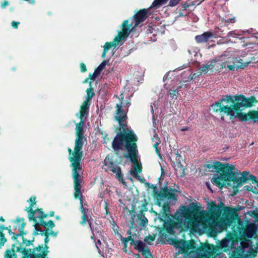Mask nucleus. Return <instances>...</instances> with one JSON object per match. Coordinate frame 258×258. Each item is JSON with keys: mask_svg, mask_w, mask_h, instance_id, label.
Here are the masks:
<instances>
[{"mask_svg": "<svg viewBox=\"0 0 258 258\" xmlns=\"http://www.w3.org/2000/svg\"><path fill=\"white\" fill-rule=\"evenodd\" d=\"M155 237L149 235L145 238V242L148 244H151L152 242L154 240Z\"/></svg>", "mask_w": 258, "mask_h": 258, "instance_id": "nucleus-34", "label": "nucleus"}, {"mask_svg": "<svg viewBox=\"0 0 258 258\" xmlns=\"http://www.w3.org/2000/svg\"><path fill=\"white\" fill-rule=\"evenodd\" d=\"M43 224H40V226H43L45 228H52L54 226V224L52 221H49L48 222H45L44 220L43 221Z\"/></svg>", "mask_w": 258, "mask_h": 258, "instance_id": "nucleus-30", "label": "nucleus"}, {"mask_svg": "<svg viewBox=\"0 0 258 258\" xmlns=\"http://www.w3.org/2000/svg\"><path fill=\"white\" fill-rule=\"evenodd\" d=\"M151 108L152 111V113H153V106L152 105H151Z\"/></svg>", "mask_w": 258, "mask_h": 258, "instance_id": "nucleus-56", "label": "nucleus"}, {"mask_svg": "<svg viewBox=\"0 0 258 258\" xmlns=\"http://www.w3.org/2000/svg\"><path fill=\"white\" fill-rule=\"evenodd\" d=\"M250 216L255 219V221H258V211L253 210L251 212Z\"/></svg>", "mask_w": 258, "mask_h": 258, "instance_id": "nucleus-40", "label": "nucleus"}, {"mask_svg": "<svg viewBox=\"0 0 258 258\" xmlns=\"http://www.w3.org/2000/svg\"><path fill=\"white\" fill-rule=\"evenodd\" d=\"M173 73H174V72H168L167 74H166L164 76V78H163V80H165V79H167V78H168L169 76H172V75H173Z\"/></svg>", "mask_w": 258, "mask_h": 258, "instance_id": "nucleus-45", "label": "nucleus"}, {"mask_svg": "<svg viewBox=\"0 0 258 258\" xmlns=\"http://www.w3.org/2000/svg\"><path fill=\"white\" fill-rule=\"evenodd\" d=\"M108 62V60L103 61L101 64L95 69L94 73L91 76V79L92 80L94 81L95 78L100 74L101 71L104 69Z\"/></svg>", "mask_w": 258, "mask_h": 258, "instance_id": "nucleus-24", "label": "nucleus"}, {"mask_svg": "<svg viewBox=\"0 0 258 258\" xmlns=\"http://www.w3.org/2000/svg\"><path fill=\"white\" fill-rule=\"evenodd\" d=\"M136 248L138 250L142 252L146 258H150L152 257L151 253L149 250L148 246L146 244L141 241H136L135 243Z\"/></svg>", "mask_w": 258, "mask_h": 258, "instance_id": "nucleus-21", "label": "nucleus"}, {"mask_svg": "<svg viewBox=\"0 0 258 258\" xmlns=\"http://www.w3.org/2000/svg\"><path fill=\"white\" fill-rule=\"evenodd\" d=\"M85 82H86V83L88 82V79L86 80Z\"/></svg>", "mask_w": 258, "mask_h": 258, "instance_id": "nucleus-60", "label": "nucleus"}, {"mask_svg": "<svg viewBox=\"0 0 258 258\" xmlns=\"http://www.w3.org/2000/svg\"><path fill=\"white\" fill-rule=\"evenodd\" d=\"M126 212L128 216L125 217L126 224L130 228H133L135 227V224L134 222V218L135 217V215L129 210H127Z\"/></svg>", "mask_w": 258, "mask_h": 258, "instance_id": "nucleus-25", "label": "nucleus"}, {"mask_svg": "<svg viewBox=\"0 0 258 258\" xmlns=\"http://www.w3.org/2000/svg\"><path fill=\"white\" fill-rule=\"evenodd\" d=\"M235 101H237V107L238 111L241 112L246 107H250L253 106L254 103L257 102L254 96H251L246 98L243 95L234 96Z\"/></svg>", "mask_w": 258, "mask_h": 258, "instance_id": "nucleus-16", "label": "nucleus"}, {"mask_svg": "<svg viewBox=\"0 0 258 258\" xmlns=\"http://www.w3.org/2000/svg\"><path fill=\"white\" fill-rule=\"evenodd\" d=\"M227 68H229L230 70H233L234 69V67L232 65H229L227 66Z\"/></svg>", "mask_w": 258, "mask_h": 258, "instance_id": "nucleus-53", "label": "nucleus"}, {"mask_svg": "<svg viewBox=\"0 0 258 258\" xmlns=\"http://www.w3.org/2000/svg\"><path fill=\"white\" fill-rule=\"evenodd\" d=\"M235 234L233 233L229 232L227 235V238L226 239L227 240H229V242H232L235 239Z\"/></svg>", "mask_w": 258, "mask_h": 258, "instance_id": "nucleus-31", "label": "nucleus"}, {"mask_svg": "<svg viewBox=\"0 0 258 258\" xmlns=\"http://www.w3.org/2000/svg\"><path fill=\"white\" fill-rule=\"evenodd\" d=\"M9 2L7 1H4L1 5V7L3 9L5 8L6 7H7L9 5Z\"/></svg>", "mask_w": 258, "mask_h": 258, "instance_id": "nucleus-44", "label": "nucleus"}, {"mask_svg": "<svg viewBox=\"0 0 258 258\" xmlns=\"http://www.w3.org/2000/svg\"><path fill=\"white\" fill-rule=\"evenodd\" d=\"M104 169L106 171H110L115 173L118 180L123 184L126 185L120 168L111 161L109 156H106L104 161Z\"/></svg>", "mask_w": 258, "mask_h": 258, "instance_id": "nucleus-15", "label": "nucleus"}, {"mask_svg": "<svg viewBox=\"0 0 258 258\" xmlns=\"http://www.w3.org/2000/svg\"><path fill=\"white\" fill-rule=\"evenodd\" d=\"M242 176L239 177L238 173L237 171L232 170L229 179V183L230 182H233L234 188L237 189L238 186L242 185L249 180H251L252 183L257 182L256 177L252 174H249L248 172L243 171L242 173Z\"/></svg>", "mask_w": 258, "mask_h": 258, "instance_id": "nucleus-12", "label": "nucleus"}, {"mask_svg": "<svg viewBox=\"0 0 258 258\" xmlns=\"http://www.w3.org/2000/svg\"><path fill=\"white\" fill-rule=\"evenodd\" d=\"M237 222H238L237 228L239 235L242 237H250L252 232L251 226L246 225L244 221H241L239 218Z\"/></svg>", "mask_w": 258, "mask_h": 258, "instance_id": "nucleus-18", "label": "nucleus"}, {"mask_svg": "<svg viewBox=\"0 0 258 258\" xmlns=\"http://www.w3.org/2000/svg\"><path fill=\"white\" fill-rule=\"evenodd\" d=\"M255 183H256V186L258 187V181H257V182H256Z\"/></svg>", "mask_w": 258, "mask_h": 258, "instance_id": "nucleus-58", "label": "nucleus"}, {"mask_svg": "<svg viewBox=\"0 0 258 258\" xmlns=\"http://www.w3.org/2000/svg\"><path fill=\"white\" fill-rule=\"evenodd\" d=\"M232 243L227 240L226 239L222 240L219 245V248L222 249L223 251L226 252L229 250L232 246Z\"/></svg>", "mask_w": 258, "mask_h": 258, "instance_id": "nucleus-27", "label": "nucleus"}, {"mask_svg": "<svg viewBox=\"0 0 258 258\" xmlns=\"http://www.w3.org/2000/svg\"><path fill=\"white\" fill-rule=\"evenodd\" d=\"M213 37L217 38V36H214V34L212 32L207 31L201 35L196 36L195 38L198 43H204L207 42L210 38Z\"/></svg>", "mask_w": 258, "mask_h": 258, "instance_id": "nucleus-23", "label": "nucleus"}, {"mask_svg": "<svg viewBox=\"0 0 258 258\" xmlns=\"http://www.w3.org/2000/svg\"><path fill=\"white\" fill-rule=\"evenodd\" d=\"M1 220L4 222V220L3 218H1Z\"/></svg>", "mask_w": 258, "mask_h": 258, "instance_id": "nucleus-61", "label": "nucleus"}, {"mask_svg": "<svg viewBox=\"0 0 258 258\" xmlns=\"http://www.w3.org/2000/svg\"><path fill=\"white\" fill-rule=\"evenodd\" d=\"M224 208V204L220 202L217 206L214 202L209 203V213H206L204 216V221L201 225L204 232L209 236L214 237L219 232L217 229V221L221 219L222 212Z\"/></svg>", "mask_w": 258, "mask_h": 258, "instance_id": "nucleus-5", "label": "nucleus"}, {"mask_svg": "<svg viewBox=\"0 0 258 258\" xmlns=\"http://www.w3.org/2000/svg\"><path fill=\"white\" fill-rule=\"evenodd\" d=\"M110 191V190L109 189H108V187H107L106 190L104 191L103 194H100V197L101 198H103V197H105V198L107 197L108 196H109L110 195V194H109Z\"/></svg>", "mask_w": 258, "mask_h": 258, "instance_id": "nucleus-38", "label": "nucleus"}, {"mask_svg": "<svg viewBox=\"0 0 258 258\" xmlns=\"http://www.w3.org/2000/svg\"><path fill=\"white\" fill-rule=\"evenodd\" d=\"M36 197L35 196H32L29 200L28 201V202L30 203V206L31 205H33V210L34 208V205L36 204Z\"/></svg>", "mask_w": 258, "mask_h": 258, "instance_id": "nucleus-37", "label": "nucleus"}, {"mask_svg": "<svg viewBox=\"0 0 258 258\" xmlns=\"http://www.w3.org/2000/svg\"><path fill=\"white\" fill-rule=\"evenodd\" d=\"M136 248L138 250L142 252L146 258H150L152 257L151 253L149 250L148 246L146 244L141 241H136L135 243Z\"/></svg>", "mask_w": 258, "mask_h": 258, "instance_id": "nucleus-22", "label": "nucleus"}, {"mask_svg": "<svg viewBox=\"0 0 258 258\" xmlns=\"http://www.w3.org/2000/svg\"><path fill=\"white\" fill-rule=\"evenodd\" d=\"M213 68V66L212 64H210V65L206 64V65H205V66H203L201 68V71L202 72H206L209 70L212 69Z\"/></svg>", "mask_w": 258, "mask_h": 258, "instance_id": "nucleus-36", "label": "nucleus"}, {"mask_svg": "<svg viewBox=\"0 0 258 258\" xmlns=\"http://www.w3.org/2000/svg\"><path fill=\"white\" fill-rule=\"evenodd\" d=\"M20 24L19 22L13 21L12 23V26L13 28L16 29L18 28V25Z\"/></svg>", "mask_w": 258, "mask_h": 258, "instance_id": "nucleus-46", "label": "nucleus"}, {"mask_svg": "<svg viewBox=\"0 0 258 258\" xmlns=\"http://www.w3.org/2000/svg\"><path fill=\"white\" fill-rule=\"evenodd\" d=\"M25 225L26 223L23 218H18L12 221L9 230L10 234H13L12 238L16 239V237L23 236L24 234H25L23 231Z\"/></svg>", "mask_w": 258, "mask_h": 258, "instance_id": "nucleus-14", "label": "nucleus"}, {"mask_svg": "<svg viewBox=\"0 0 258 258\" xmlns=\"http://www.w3.org/2000/svg\"><path fill=\"white\" fill-rule=\"evenodd\" d=\"M153 9H155L154 8H153ZM152 10V9L149 11V13L148 14L151 15L152 14V12H150V11ZM152 13H154V11H152Z\"/></svg>", "mask_w": 258, "mask_h": 258, "instance_id": "nucleus-57", "label": "nucleus"}, {"mask_svg": "<svg viewBox=\"0 0 258 258\" xmlns=\"http://www.w3.org/2000/svg\"><path fill=\"white\" fill-rule=\"evenodd\" d=\"M216 32L217 33L219 34V36H221L222 35H224L225 34V32L224 31V30H223L222 28H217L216 29Z\"/></svg>", "mask_w": 258, "mask_h": 258, "instance_id": "nucleus-42", "label": "nucleus"}, {"mask_svg": "<svg viewBox=\"0 0 258 258\" xmlns=\"http://www.w3.org/2000/svg\"><path fill=\"white\" fill-rule=\"evenodd\" d=\"M48 238L47 236H46L45 238V243H47L48 242Z\"/></svg>", "mask_w": 258, "mask_h": 258, "instance_id": "nucleus-55", "label": "nucleus"}, {"mask_svg": "<svg viewBox=\"0 0 258 258\" xmlns=\"http://www.w3.org/2000/svg\"><path fill=\"white\" fill-rule=\"evenodd\" d=\"M138 25L132 18L126 20L121 25V30L118 31L117 35L115 37L112 42H107L103 46V51L102 57H105L108 50L111 48H115L121 46L126 40L131 33L134 32Z\"/></svg>", "mask_w": 258, "mask_h": 258, "instance_id": "nucleus-6", "label": "nucleus"}, {"mask_svg": "<svg viewBox=\"0 0 258 258\" xmlns=\"http://www.w3.org/2000/svg\"><path fill=\"white\" fill-rule=\"evenodd\" d=\"M173 222L171 219L168 220L164 223V227L170 234L177 231L194 232V203L180 206L174 214Z\"/></svg>", "mask_w": 258, "mask_h": 258, "instance_id": "nucleus-3", "label": "nucleus"}, {"mask_svg": "<svg viewBox=\"0 0 258 258\" xmlns=\"http://www.w3.org/2000/svg\"><path fill=\"white\" fill-rule=\"evenodd\" d=\"M153 8L151 6L148 9L141 10L137 13L132 18L135 23L138 26L141 23L144 22L147 18L149 11Z\"/></svg>", "mask_w": 258, "mask_h": 258, "instance_id": "nucleus-19", "label": "nucleus"}, {"mask_svg": "<svg viewBox=\"0 0 258 258\" xmlns=\"http://www.w3.org/2000/svg\"><path fill=\"white\" fill-rule=\"evenodd\" d=\"M170 244L173 245L178 253H184L182 258H194V242L183 240L171 239Z\"/></svg>", "mask_w": 258, "mask_h": 258, "instance_id": "nucleus-10", "label": "nucleus"}, {"mask_svg": "<svg viewBox=\"0 0 258 258\" xmlns=\"http://www.w3.org/2000/svg\"><path fill=\"white\" fill-rule=\"evenodd\" d=\"M153 140L155 142V144L154 145V147L157 148V147L159 145L158 138L157 134H155L154 137L153 138Z\"/></svg>", "mask_w": 258, "mask_h": 258, "instance_id": "nucleus-41", "label": "nucleus"}, {"mask_svg": "<svg viewBox=\"0 0 258 258\" xmlns=\"http://www.w3.org/2000/svg\"><path fill=\"white\" fill-rule=\"evenodd\" d=\"M201 208L202 207L200 203L197 202H195V215L200 210Z\"/></svg>", "mask_w": 258, "mask_h": 258, "instance_id": "nucleus-39", "label": "nucleus"}, {"mask_svg": "<svg viewBox=\"0 0 258 258\" xmlns=\"http://www.w3.org/2000/svg\"><path fill=\"white\" fill-rule=\"evenodd\" d=\"M188 52L189 53V54H191V52L190 50H188Z\"/></svg>", "mask_w": 258, "mask_h": 258, "instance_id": "nucleus-59", "label": "nucleus"}, {"mask_svg": "<svg viewBox=\"0 0 258 258\" xmlns=\"http://www.w3.org/2000/svg\"><path fill=\"white\" fill-rule=\"evenodd\" d=\"M197 241L195 240V253L198 254V258H215L217 255V249L214 245L203 244L198 246Z\"/></svg>", "mask_w": 258, "mask_h": 258, "instance_id": "nucleus-11", "label": "nucleus"}, {"mask_svg": "<svg viewBox=\"0 0 258 258\" xmlns=\"http://www.w3.org/2000/svg\"><path fill=\"white\" fill-rule=\"evenodd\" d=\"M186 74H188V76L187 78H186L185 77H184L183 78V81H184V82L188 81L189 80H191L192 79V74L190 72V70H189V71L187 72H184L183 74L186 75Z\"/></svg>", "mask_w": 258, "mask_h": 258, "instance_id": "nucleus-35", "label": "nucleus"}, {"mask_svg": "<svg viewBox=\"0 0 258 258\" xmlns=\"http://www.w3.org/2000/svg\"><path fill=\"white\" fill-rule=\"evenodd\" d=\"M185 88H186V84H183L179 80L174 81L172 87L169 90V94L170 97L172 99H177L178 95L179 94V92Z\"/></svg>", "mask_w": 258, "mask_h": 258, "instance_id": "nucleus-17", "label": "nucleus"}, {"mask_svg": "<svg viewBox=\"0 0 258 258\" xmlns=\"http://www.w3.org/2000/svg\"><path fill=\"white\" fill-rule=\"evenodd\" d=\"M233 33V31H230L227 33V37H229L231 36H232V34Z\"/></svg>", "mask_w": 258, "mask_h": 258, "instance_id": "nucleus-54", "label": "nucleus"}, {"mask_svg": "<svg viewBox=\"0 0 258 258\" xmlns=\"http://www.w3.org/2000/svg\"><path fill=\"white\" fill-rule=\"evenodd\" d=\"M188 129L189 128L187 127H184L180 129V131L184 132V131L188 130Z\"/></svg>", "mask_w": 258, "mask_h": 258, "instance_id": "nucleus-52", "label": "nucleus"}, {"mask_svg": "<svg viewBox=\"0 0 258 258\" xmlns=\"http://www.w3.org/2000/svg\"><path fill=\"white\" fill-rule=\"evenodd\" d=\"M173 166L177 176H182L184 175V169L180 162H174Z\"/></svg>", "mask_w": 258, "mask_h": 258, "instance_id": "nucleus-26", "label": "nucleus"}, {"mask_svg": "<svg viewBox=\"0 0 258 258\" xmlns=\"http://www.w3.org/2000/svg\"><path fill=\"white\" fill-rule=\"evenodd\" d=\"M153 105H154V107H155V103L153 104Z\"/></svg>", "mask_w": 258, "mask_h": 258, "instance_id": "nucleus-62", "label": "nucleus"}, {"mask_svg": "<svg viewBox=\"0 0 258 258\" xmlns=\"http://www.w3.org/2000/svg\"><path fill=\"white\" fill-rule=\"evenodd\" d=\"M139 222L141 226L144 227L147 224L148 220L145 217L143 216L139 219Z\"/></svg>", "mask_w": 258, "mask_h": 258, "instance_id": "nucleus-32", "label": "nucleus"}, {"mask_svg": "<svg viewBox=\"0 0 258 258\" xmlns=\"http://www.w3.org/2000/svg\"><path fill=\"white\" fill-rule=\"evenodd\" d=\"M26 210L29 213L30 220H33L35 222L34 226L36 231L35 233L38 234V231L42 232V231L39 228L38 226L43 223V219L46 217L47 215L44 214L41 209H37L33 210V205H31L27 208Z\"/></svg>", "mask_w": 258, "mask_h": 258, "instance_id": "nucleus-13", "label": "nucleus"}, {"mask_svg": "<svg viewBox=\"0 0 258 258\" xmlns=\"http://www.w3.org/2000/svg\"><path fill=\"white\" fill-rule=\"evenodd\" d=\"M113 230H114L115 234L117 236V238H119L121 240L122 242L124 244V247H123V249L125 251H126V248L127 247L126 244H127V242H128L130 238L123 237L122 236V235L118 232L116 227L114 226Z\"/></svg>", "mask_w": 258, "mask_h": 258, "instance_id": "nucleus-29", "label": "nucleus"}, {"mask_svg": "<svg viewBox=\"0 0 258 258\" xmlns=\"http://www.w3.org/2000/svg\"><path fill=\"white\" fill-rule=\"evenodd\" d=\"M174 192V190L166 187L163 189L158 196V205L162 207L164 214L166 216H168L170 213L169 204H173L176 201Z\"/></svg>", "mask_w": 258, "mask_h": 258, "instance_id": "nucleus-8", "label": "nucleus"}, {"mask_svg": "<svg viewBox=\"0 0 258 258\" xmlns=\"http://www.w3.org/2000/svg\"><path fill=\"white\" fill-rule=\"evenodd\" d=\"M101 245V241H100V240L99 239H98L97 240V242L96 243V246L98 250L99 253H100V250L99 249V245Z\"/></svg>", "mask_w": 258, "mask_h": 258, "instance_id": "nucleus-48", "label": "nucleus"}, {"mask_svg": "<svg viewBox=\"0 0 258 258\" xmlns=\"http://www.w3.org/2000/svg\"><path fill=\"white\" fill-rule=\"evenodd\" d=\"M153 28H149L147 30L148 33H152L153 32Z\"/></svg>", "mask_w": 258, "mask_h": 258, "instance_id": "nucleus-51", "label": "nucleus"}, {"mask_svg": "<svg viewBox=\"0 0 258 258\" xmlns=\"http://www.w3.org/2000/svg\"><path fill=\"white\" fill-rule=\"evenodd\" d=\"M80 68L82 72H85L86 71V66L84 63L81 64Z\"/></svg>", "mask_w": 258, "mask_h": 258, "instance_id": "nucleus-47", "label": "nucleus"}, {"mask_svg": "<svg viewBox=\"0 0 258 258\" xmlns=\"http://www.w3.org/2000/svg\"><path fill=\"white\" fill-rule=\"evenodd\" d=\"M244 187L246 188V189L248 191H252L253 192V191L252 190V187H251L249 185H246L244 186Z\"/></svg>", "mask_w": 258, "mask_h": 258, "instance_id": "nucleus-49", "label": "nucleus"}, {"mask_svg": "<svg viewBox=\"0 0 258 258\" xmlns=\"http://www.w3.org/2000/svg\"><path fill=\"white\" fill-rule=\"evenodd\" d=\"M196 219L195 218V233L197 232V229H198V227H197V224H196Z\"/></svg>", "mask_w": 258, "mask_h": 258, "instance_id": "nucleus-50", "label": "nucleus"}, {"mask_svg": "<svg viewBox=\"0 0 258 258\" xmlns=\"http://www.w3.org/2000/svg\"><path fill=\"white\" fill-rule=\"evenodd\" d=\"M7 240L3 233L0 231V248L4 246Z\"/></svg>", "mask_w": 258, "mask_h": 258, "instance_id": "nucleus-33", "label": "nucleus"}, {"mask_svg": "<svg viewBox=\"0 0 258 258\" xmlns=\"http://www.w3.org/2000/svg\"><path fill=\"white\" fill-rule=\"evenodd\" d=\"M240 116L243 121H246L251 119L253 123L257 122L258 121V107L257 110H252L249 111L247 113H241Z\"/></svg>", "mask_w": 258, "mask_h": 258, "instance_id": "nucleus-20", "label": "nucleus"}, {"mask_svg": "<svg viewBox=\"0 0 258 258\" xmlns=\"http://www.w3.org/2000/svg\"><path fill=\"white\" fill-rule=\"evenodd\" d=\"M247 252H245L244 250H238L234 251L230 256V258H247Z\"/></svg>", "mask_w": 258, "mask_h": 258, "instance_id": "nucleus-28", "label": "nucleus"}, {"mask_svg": "<svg viewBox=\"0 0 258 258\" xmlns=\"http://www.w3.org/2000/svg\"><path fill=\"white\" fill-rule=\"evenodd\" d=\"M223 211H224L223 215L224 218L219 222L217 221L219 232L226 230L228 226H230L233 223H236L239 219V215L235 208L224 207Z\"/></svg>", "mask_w": 258, "mask_h": 258, "instance_id": "nucleus-9", "label": "nucleus"}, {"mask_svg": "<svg viewBox=\"0 0 258 258\" xmlns=\"http://www.w3.org/2000/svg\"><path fill=\"white\" fill-rule=\"evenodd\" d=\"M204 167L208 171L216 172L212 181L219 188L222 189L225 185V182L230 185L229 179L232 170L235 169L234 165L215 161L213 163L211 162L205 164Z\"/></svg>", "mask_w": 258, "mask_h": 258, "instance_id": "nucleus-4", "label": "nucleus"}, {"mask_svg": "<svg viewBox=\"0 0 258 258\" xmlns=\"http://www.w3.org/2000/svg\"><path fill=\"white\" fill-rule=\"evenodd\" d=\"M235 18H230V19L224 20L225 23H235Z\"/></svg>", "mask_w": 258, "mask_h": 258, "instance_id": "nucleus-43", "label": "nucleus"}, {"mask_svg": "<svg viewBox=\"0 0 258 258\" xmlns=\"http://www.w3.org/2000/svg\"><path fill=\"white\" fill-rule=\"evenodd\" d=\"M86 100L81 106L80 111L76 113V116L80 119L79 123L76 124V134L77 136L75 140L74 150L72 153L71 148H68L69 152V159L73 168V175L74 179L75 190L74 195H82L81 192V174L82 171V165L80 164L83 153L81 151L84 142L85 140L84 135L83 127L86 122L88 114V110L90 106L89 102L94 96L93 89L90 87L87 89Z\"/></svg>", "mask_w": 258, "mask_h": 258, "instance_id": "nucleus-2", "label": "nucleus"}, {"mask_svg": "<svg viewBox=\"0 0 258 258\" xmlns=\"http://www.w3.org/2000/svg\"><path fill=\"white\" fill-rule=\"evenodd\" d=\"M237 104V101H235L234 96L226 95L223 96L218 101L213 104L211 106V109L214 112H224L227 115L237 117L242 121L240 114L243 112H240L238 111V107L236 106Z\"/></svg>", "mask_w": 258, "mask_h": 258, "instance_id": "nucleus-7", "label": "nucleus"}, {"mask_svg": "<svg viewBox=\"0 0 258 258\" xmlns=\"http://www.w3.org/2000/svg\"><path fill=\"white\" fill-rule=\"evenodd\" d=\"M120 101L116 105V113L115 117L118 121L120 127L122 128L123 132L118 134L112 142V148L114 150L117 151L124 147L128 152L131 160L133 162V168L131 170V175L140 179L138 173L141 171V165L139 162V157L137 153V145L135 143H130V141H137V137L134 133L128 128L125 130L124 127L126 124L124 122L127 118L126 113L128 111V107L130 103L127 101H123L124 98L127 97L124 93L120 95Z\"/></svg>", "mask_w": 258, "mask_h": 258, "instance_id": "nucleus-1", "label": "nucleus"}]
</instances>
